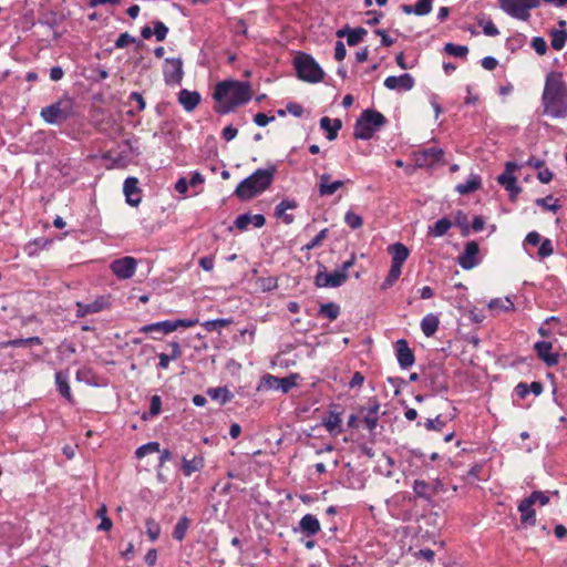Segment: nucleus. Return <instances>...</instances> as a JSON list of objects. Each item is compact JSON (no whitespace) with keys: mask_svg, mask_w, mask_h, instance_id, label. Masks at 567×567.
I'll use <instances>...</instances> for the list:
<instances>
[{"mask_svg":"<svg viewBox=\"0 0 567 567\" xmlns=\"http://www.w3.org/2000/svg\"><path fill=\"white\" fill-rule=\"evenodd\" d=\"M544 114L553 118L567 117V83L561 72L550 71L542 94Z\"/></svg>","mask_w":567,"mask_h":567,"instance_id":"nucleus-1","label":"nucleus"},{"mask_svg":"<svg viewBox=\"0 0 567 567\" xmlns=\"http://www.w3.org/2000/svg\"><path fill=\"white\" fill-rule=\"evenodd\" d=\"M213 97L219 103L215 109L219 114H227L236 106L244 105L251 100V85L249 82L226 80L217 83Z\"/></svg>","mask_w":567,"mask_h":567,"instance_id":"nucleus-2","label":"nucleus"},{"mask_svg":"<svg viewBox=\"0 0 567 567\" xmlns=\"http://www.w3.org/2000/svg\"><path fill=\"white\" fill-rule=\"evenodd\" d=\"M275 173V166L258 168L237 185L234 195L243 202L250 200L270 187Z\"/></svg>","mask_w":567,"mask_h":567,"instance_id":"nucleus-3","label":"nucleus"},{"mask_svg":"<svg viewBox=\"0 0 567 567\" xmlns=\"http://www.w3.org/2000/svg\"><path fill=\"white\" fill-rule=\"evenodd\" d=\"M386 123L385 116L375 110H364L354 125V138L368 141Z\"/></svg>","mask_w":567,"mask_h":567,"instance_id":"nucleus-4","label":"nucleus"},{"mask_svg":"<svg viewBox=\"0 0 567 567\" xmlns=\"http://www.w3.org/2000/svg\"><path fill=\"white\" fill-rule=\"evenodd\" d=\"M293 65L297 72V76L308 83H318L323 76L324 72L321 66L317 63L312 55L298 52L293 60Z\"/></svg>","mask_w":567,"mask_h":567,"instance_id":"nucleus-5","label":"nucleus"},{"mask_svg":"<svg viewBox=\"0 0 567 567\" xmlns=\"http://www.w3.org/2000/svg\"><path fill=\"white\" fill-rule=\"evenodd\" d=\"M72 113V103L70 100H60L43 107L40 116L48 124H60L66 121Z\"/></svg>","mask_w":567,"mask_h":567,"instance_id":"nucleus-6","label":"nucleus"},{"mask_svg":"<svg viewBox=\"0 0 567 567\" xmlns=\"http://www.w3.org/2000/svg\"><path fill=\"white\" fill-rule=\"evenodd\" d=\"M501 9L513 18L526 21L529 10L539 7L540 0H498Z\"/></svg>","mask_w":567,"mask_h":567,"instance_id":"nucleus-7","label":"nucleus"},{"mask_svg":"<svg viewBox=\"0 0 567 567\" xmlns=\"http://www.w3.org/2000/svg\"><path fill=\"white\" fill-rule=\"evenodd\" d=\"M319 268L320 270L315 276V286L318 288H338L349 278V275L341 272L339 268L332 272H327L322 264H319Z\"/></svg>","mask_w":567,"mask_h":567,"instance_id":"nucleus-8","label":"nucleus"},{"mask_svg":"<svg viewBox=\"0 0 567 567\" xmlns=\"http://www.w3.org/2000/svg\"><path fill=\"white\" fill-rule=\"evenodd\" d=\"M164 81L168 85L181 84L184 71L181 58H167L163 66Z\"/></svg>","mask_w":567,"mask_h":567,"instance_id":"nucleus-9","label":"nucleus"},{"mask_svg":"<svg viewBox=\"0 0 567 567\" xmlns=\"http://www.w3.org/2000/svg\"><path fill=\"white\" fill-rule=\"evenodd\" d=\"M415 164L419 167H431L443 162L444 151L440 147L422 148L413 153Z\"/></svg>","mask_w":567,"mask_h":567,"instance_id":"nucleus-10","label":"nucleus"},{"mask_svg":"<svg viewBox=\"0 0 567 567\" xmlns=\"http://www.w3.org/2000/svg\"><path fill=\"white\" fill-rule=\"evenodd\" d=\"M136 266V259L127 256L113 260L110 268L117 278L128 279L134 276Z\"/></svg>","mask_w":567,"mask_h":567,"instance_id":"nucleus-11","label":"nucleus"},{"mask_svg":"<svg viewBox=\"0 0 567 567\" xmlns=\"http://www.w3.org/2000/svg\"><path fill=\"white\" fill-rule=\"evenodd\" d=\"M120 152H110L109 157L117 167H125L132 159L133 156H138V148L135 147L131 141L126 140L118 145Z\"/></svg>","mask_w":567,"mask_h":567,"instance_id":"nucleus-12","label":"nucleus"},{"mask_svg":"<svg viewBox=\"0 0 567 567\" xmlns=\"http://www.w3.org/2000/svg\"><path fill=\"white\" fill-rule=\"evenodd\" d=\"M297 374H290L286 378H278L271 374H267L264 378V384L268 389L280 390L282 393H288L293 386L297 385Z\"/></svg>","mask_w":567,"mask_h":567,"instance_id":"nucleus-13","label":"nucleus"},{"mask_svg":"<svg viewBox=\"0 0 567 567\" xmlns=\"http://www.w3.org/2000/svg\"><path fill=\"white\" fill-rule=\"evenodd\" d=\"M478 251V244L474 240L468 241L464 251L457 258L458 265L465 270L474 268L480 262L477 258Z\"/></svg>","mask_w":567,"mask_h":567,"instance_id":"nucleus-14","label":"nucleus"},{"mask_svg":"<svg viewBox=\"0 0 567 567\" xmlns=\"http://www.w3.org/2000/svg\"><path fill=\"white\" fill-rule=\"evenodd\" d=\"M395 355L401 369H408L415 362V357L405 339H400L394 344Z\"/></svg>","mask_w":567,"mask_h":567,"instance_id":"nucleus-15","label":"nucleus"},{"mask_svg":"<svg viewBox=\"0 0 567 567\" xmlns=\"http://www.w3.org/2000/svg\"><path fill=\"white\" fill-rule=\"evenodd\" d=\"M534 350L539 360L547 367H554L559 362V353L551 352L553 344L548 341H538L534 344Z\"/></svg>","mask_w":567,"mask_h":567,"instance_id":"nucleus-16","label":"nucleus"},{"mask_svg":"<svg viewBox=\"0 0 567 567\" xmlns=\"http://www.w3.org/2000/svg\"><path fill=\"white\" fill-rule=\"evenodd\" d=\"M415 81L409 73L399 76L390 75L384 80V86L388 90L410 91L414 87Z\"/></svg>","mask_w":567,"mask_h":567,"instance_id":"nucleus-17","label":"nucleus"},{"mask_svg":"<svg viewBox=\"0 0 567 567\" xmlns=\"http://www.w3.org/2000/svg\"><path fill=\"white\" fill-rule=\"evenodd\" d=\"M320 529L321 527L319 519L312 514H306L299 520L298 527L293 528V532H300L307 537H312L317 535L320 532Z\"/></svg>","mask_w":567,"mask_h":567,"instance_id":"nucleus-18","label":"nucleus"},{"mask_svg":"<svg viewBox=\"0 0 567 567\" xmlns=\"http://www.w3.org/2000/svg\"><path fill=\"white\" fill-rule=\"evenodd\" d=\"M76 317L83 318L87 315L97 313L109 307V303L104 297L96 298L93 302L84 303L81 301L75 302Z\"/></svg>","mask_w":567,"mask_h":567,"instance_id":"nucleus-19","label":"nucleus"},{"mask_svg":"<svg viewBox=\"0 0 567 567\" xmlns=\"http://www.w3.org/2000/svg\"><path fill=\"white\" fill-rule=\"evenodd\" d=\"M123 192L128 205L135 207L141 203V189L136 177L131 176L124 181Z\"/></svg>","mask_w":567,"mask_h":567,"instance_id":"nucleus-20","label":"nucleus"},{"mask_svg":"<svg viewBox=\"0 0 567 567\" xmlns=\"http://www.w3.org/2000/svg\"><path fill=\"white\" fill-rule=\"evenodd\" d=\"M250 224L256 228H261L266 224V218L261 214L251 215L246 213L239 215L234 221V226L240 231L247 230Z\"/></svg>","mask_w":567,"mask_h":567,"instance_id":"nucleus-21","label":"nucleus"},{"mask_svg":"<svg viewBox=\"0 0 567 567\" xmlns=\"http://www.w3.org/2000/svg\"><path fill=\"white\" fill-rule=\"evenodd\" d=\"M177 100L186 112H193L199 105L202 96L197 91L182 89L178 92Z\"/></svg>","mask_w":567,"mask_h":567,"instance_id":"nucleus-22","label":"nucleus"},{"mask_svg":"<svg viewBox=\"0 0 567 567\" xmlns=\"http://www.w3.org/2000/svg\"><path fill=\"white\" fill-rule=\"evenodd\" d=\"M412 488L416 498H421L426 502H432V499L437 495L436 486H432V484L423 480H415Z\"/></svg>","mask_w":567,"mask_h":567,"instance_id":"nucleus-23","label":"nucleus"},{"mask_svg":"<svg viewBox=\"0 0 567 567\" xmlns=\"http://www.w3.org/2000/svg\"><path fill=\"white\" fill-rule=\"evenodd\" d=\"M298 207V203L295 199H282L275 207V217L282 219V221L287 225H290L295 220V216L292 214H287L288 209H296Z\"/></svg>","mask_w":567,"mask_h":567,"instance_id":"nucleus-24","label":"nucleus"},{"mask_svg":"<svg viewBox=\"0 0 567 567\" xmlns=\"http://www.w3.org/2000/svg\"><path fill=\"white\" fill-rule=\"evenodd\" d=\"M533 502L528 497L524 498L518 505V512L520 513V523L524 526H535L536 524V512L533 508Z\"/></svg>","mask_w":567,"mask_h":567,"instance_id":"nucleus-25","label":"nucleus"},{"mask_svg":"<svg viewBox=\"0 0 567 567\" xmlns=\"http://www.w3.org/2000/svg\"><path fill=\"white\" fill-rule=\"evenodd\" d=\"M343 185H344L343 181L331 182V175L324 173L320 176L318 190H319L320 196H330V195H333Z\"/></svg>","mask_w":567,"mask_h":567,"instance_id":"nucleus-26","label":"nucleus"},{"mask_svg":"<svg viewBox=\"0 0 567 567\" xmlns=\"http://www.w3.org/2000/svg\"><path fill=\"white\" fill-rule=\"evenodd\" d=\"M55 384L59 393L65 398L69 402L73 401L71 388L69 385V371L61 370L55 372Z\"/></svg>","mask_w":567,"mask_h":567,"instance_id":"nucleus-27","label":"nucleus"},{"mask_svg":"<svg viewBox=\"0 0 567 567\" xmlns=\"http://www.w3.org/2000/svg\"><path fill=\"white\" fill-rule=\"evenodd\" d=\"M175 331V326L172 323V320H164L158 322H153L150 324H145L140 328V332L142 333H159V334H168Z\"/></svg>","mask_w":567,"mask_h":567,"instance_id":"nucleus-28","label":"nucleus"},{"mask_svg":"<svg viewBox=\"0 0 567 567\" xmlns=\"http://www.w3.org/2000/svg\"><path fill=\"white\" fill-rule=\"evenodd\" d=\"M320 127L327 132V138L333 141L338 136V131L342 127L340 118L331 120L328 116L320 118Z\"/></svg>","mask_w":567,"mask_h":567,"instance_id":"nucleus-29","label":"nucleus"},{"mask_svg":"<svg viewBox=\"0 0 567 567\" xmlns=\"http://www.w3.org/2000/svg\"><path fill=\"white\" fill-rule=\"evenodd\" d=\"M323 426L331 434L338 435L342 432L341 427V413L329 411L328 415L322 421Z\"/></svg>","mask_w":567,"mask_h":567,"instance_id":"nucleus-30","label":"nucleus"},{"mask_svg":"<svg viewBox=\"0 0 567 567\" xmlns=\"http://www.w3.org/2000/svg\"><path fill=\"white\" fill-rule=\"evenodd\" d=\"M205 466V458L203 455H196L192 460L186 457L182 461V472L185 476H190L193 473L200 471Z\"/></svg>","mask_w":567,"mask_h":567,"instance_id":"nucleus-31","label":"nucleus"},{"mask_svg":"<svg viewBox=\"0 0 567 567\" xmlns=\"http://www.w3.org/2000/svg\"><path fill=\"white\" fill-rule=\"evenodd\" d=\"M497 182L509 193L511 200H515L522 192V188L517 185L515 176L499 175L497 177Z\"/></svg>","mask_w":567,"mask_h":567,"instance_id":"nucleus-32","label":"nucleus"},{"mask_svg":"<svg viewBox=\"0 0 567 567\" xmlns=\"http://www.w3.org/2000/svg\"><path fill=\"white\" fill-rule=\"evenodd\" d=\"M388 250L392 256V264H396V265L403 266V264L405 262V260L408 259V257L410 255V251L406 248V246H404L401 243H395V244L390 245Z\"/></svg>","mask_w":567,"mask_h":567,"instance_id":"nucleus-33","label":"nucleus"},{"mask_svg":"<svg viewBox=\"0 0 567 567\" xmlns=\"http://www.w3.org/2000/svg\"><path fill=\"white\" fill-rule=\"evenodd\" d=\"M207 395L212 400L218 401L220 405L230 402L234 398V394L226 386L209 388Z\"/></svg>","mask_w":567,"mask_h":567,"instance_id":"nucleus-34","label":"nucleus"},{"mask_svg":"<svg viewBox=\"0 0 567 567\" xmlns=\"http://www.w3.org/2000/svg\"><path fill=\"white\" fill-rule=\"evenodd\" d=\"M481 187V177L476 174H471L465 183L456 186V192L461 195L471 194Z\"/></svg>","mask_w":567,"mask_h":567,"instance_id":"nucleus-35","label":"nucleus"},{"mask_svg":"<svg viewBox=\"0 0 567 567\" xmlns=\"http://www.w3.org/2000/svg\"><path fill=\"white\" fill-rule=\"evenodd\" d=\"M440 320L433 315H426L421 321V330L425 337H432L439 329Z\"/></svg>","mask_w":567,"mask_h":567,"instance_id":"nucleus-36","label":"nucleus"},{"mask_svg":"<svg viewBox=\"0 0 567 567\" xmlns=\"http://www.w3.org/2000/svg\"><path fill=\"white\" fill-rule=\"evenodd\" d=\"M340 315V306L334 302L320 305L318 316L326 317L330 321H334Z\"/></svg>","mask_w":567,"mask_h":567,"instance_id":"nucleus-37","label":"nucleus"},{"mask_svg":"<svg viewBox=\"0 0 567 567\" xmlns=\"http://www.w3.org/2000/svg\"><path fill=\"white\" fill-rule=\"evenodd\" d=\"M488 308L494 311H513L515 309L514 302L509 297L495 298L488 302Z\"/></svg>","mask_w":567,"mask_h":567,"instance_id":"nucleus-38","label":"nucleus"},{"mask_svg":"<svg viewBox=\"0 0 567 567\" xmlns=\"http://www.w3.org/2000/svg\"><path fill=\"white\" fill-rule=\"evenodd\" d=\"M451 227L452 221L449 218L443 217L430 227L429 235L434 237H442L449 231Z\"/></svg>","mask_w":567,"mask_h":567,"instance_id":"nucleus-39","label":"nucleus"},{"mask_svg":"<svg viewBox=\"0 0 567 567\" xmlns=\"http://www.w3.org/2000/svg\"><path fill=\"white\" fill-rule=\"evenodd\" d=\"M550 45L555 50H561L567 41V30L554 29L550 31Z\"/></svg>","mask_w":567,"mask_h":567,"instance_id":"nucleus-40","label":"nucleus"},{"mask_svg":"<svg viewBox=\"0 0 567 567\" xmlns=\"http://www.w3.org/2000/svg\"><path fill=\"white\" fill-rule=\"evenodd\" d=\"M189 525H190L189 518L187 516H182L174 527L173 538L178 542H182L186 536Z\"/></svg>","mask_w":567,"mask_h":567,"instance_id":"nucleus-41","label":"nucleus"},{"mask_svg":"<svg viewBox=\"0 0 567 567\" xmlns=\"http://www.w3.org/2000/svg\"><path fill=\"white\" fill-rule=\"evenodd\" d=\"M444 51L449 55L455 56V58H466L468 53V48L466 45H460L454 44L452 42H449L444 45Z\"/></svg>","mask_w":567,"mask_h":567,"instance_id":"nucleus-42","label":"nucleus"},{"mask_svg":"<svg viewBox=\"0 0 567 567\" xmlns=\"http://www.w3.org/2000/svg\"><path fill=\"white\" fill-rule=\"evenodd\" d=\"M367 30L364 28L358 27L354 29H351L350 33L348 34L347 43L350 47H354L363 41L364 37L367 35Z\"/></svg>","mask_w":567,"mask_h":567,"instance_id":"nucleus-43","label":"nucleus"},{"mask_svg":"<svg viewBox=\"0 0 567 567\" xmlns=\"http://www.w3.org/2000/svg\"><path fill=\"white\" fill-rule=\"evenodd\" d=\"M535 204L546 210H551L554 213L560 208L558 205V199L554 198L553 195H548L544 198H537Z\"/></svg>","mask_w":567,"mask_h":567,"instance_id":"nucleus-44","label":"nucleus"},{"mask_svg":"<svg viewBox=\"0 0 567 567\" xmlns=\"http://www.w3.org/2000/svg\"><path fill=\"white\" fill-rule=\"evenodd\" d=\"M145 525H146V534L150 537V539L152 542L157 540L161 535L159 524L157 522H155V519L150 517L146 519Z\"/></svg>","mask_w":567,"mask_h":567,"instance_id":"nucleus-45","label":"nucleus"},{"mask_svg":"<svg viewBox=\"0 0 567 567\" xmlns=\"http://www.w3.org/2000/svg\"><path fill=\"white\" fill-rule=\"evenodd\" d=\"M233 322L231 319H227V318H219V319H214V320H207L203 323V327L205 328L206 331H214V330H217L219 328H225L227 326H229L230 323Z\"/></svg>","mask_w":567,"mask_h":567,"instance_id":"nucleus-46","label":"nucleus"},{"mask_svg":"<svg viewBox=\"0 0 567 567\" xmlns=\"http://www.w3.org/2000/svg\"><path fill=\"white\" fill-rule=\"evenodd\" d=\"M159 452V443L158 442H150L136 449L135 455L137 458H142L147 454Z\"/></svg>","mask_w":567,"mask_h":567,"instance_id":"nucleus-47","label":"nucleus"},{"mask_svg":"<svg viewBox=\"0 0 567 567\" xmlns=\"http://www.w3.org/2000/svg\"><path fill=\"white\" fill-rule=\"evenodd\" d=\"M445 425H446V421L442 419L441 414H439L434 419H427L423 424V426L427 431H437V432H441Z\"/></svg>","mask_w":567,"mask_h":567,"instance_id":"nucleus-48","label":"nucleus"},{"mask_svg":"<svg viewBox=\"0 0 567 567\" xmlns=\"http://www.w3.org/2000/svg\"><path fill=\"white\" fill-rule=\"evenodd\" d=\"M433 0H419L413 6L414 14L416 16H426L432 11Z\"/></svg>","mask_w":567,"mask_h":567,"instance_id":"nucleus-49","label":"nucleus"},{"mask_svg":"<svg viewBox=\"0 0 567 567\" xmlns=\"http://www.w3.org/2000/svg\"><path fill=\"white\" fill-rule=\"evenodd\" d=\"M478 25L483 28V32L488 37H496L499 34L498 29L492 20L478 19Z\"/></svg>","mask_w":567,"mask_h":567,"instance_id":"nucleus-50","label":"nucleus"},{"mask_svg":"<svg viewBox=\"0 0 567 567\" xmlns=\"http://www.w3.org/2000/svg\"><path fill=\"white\" fill-rule=\"evenodd\" d=\"M455 225L461 228L462 235L467 236L470 234V227L467 224V216L462 210H458L455 215Z\"/></svg>","mask_w":567,"mask_h":567,"instance_id":"nucleus-51","label":"nucleus"},{"mask_svg":"<svg viewBox=\"0 0 567 567\" xmlns=\"http://www.w3.org/2000/svg\"><path fill=\"white\" fill-rule=\"evenodd\" d=\"M344 221L352 229H358L363 224L362 217L351 210L346 214Z\"/></svg>","mask_w":567,"mask_h":567,"instance_id":"nucleus-52","label":"nucleus"},{"mask_svg":"<svg viewBox=\"0 0 567 567\" xmlns=\"http://www.w3.org/2000/svg\"><path fill=\"white\" fill-rule=\"evenodd\" d=\"M153 33L157 41H164L168 33V28L162 21H154Z\"/></svg>","mask_w":567,"mask_h":567,"instance_id":"nucleus-53","label":"nucleus"},{"mask_svg":"<svg viewBox=\"0 0 567 567\" xmlns=\"http://www.w3.org/2000/svg\"><path fill=\"white\" fill-rule=\"evenodd\" d=\"M553 252H554V248H553L551 240L548 238L543 239L539 244L538 256L540 258H547L550 255H553Z\"/></svg>","mask_w":567,"mask_h":567,"instance_id":"nucleus-54","label":"nucleus"},{"mask_svg":"<svg viewBox=\"0 0 567 567\" xmlns=\"http://www.w3.org/2000/svg\"><path fill=\"white\" fill-rule=\"evenodd\" d=\"M328 229L324 228L319 231V234L313 237L307 245H305L303 249L311 250L322 244V241L327 238Z\"/></svg>","mask_w":567,"mask_h":567,"instance_id":"nucleus-55","label":"nucleus"},{"mask_svg":"<svg viewBox=\"0 0 567 567\" xmlns=\"http://www.w3.org/2000/svg\"><path fill=\"white\" fill-rule=\"evenodd\" d=\"M532 48L537 54L544 55L547 52V43L543 37H535L532 40Z\"/></svg>","mask_w":567,"mask_h":567,"instance_id":"nucleus-56","label":"nucleus"},{"mask_svg":"<svg viewBox=\"0 0 567 567\" xmlns=\"http://www.w3.org/2000/svg\"><path fill=\"white\" fill-rule=\"evenodd\" d=\"M135 42V38L132 37L130 33L127 32H124V33H121L118 35V38L116 39L115 41V48L116 49H123L125 48L126 45L131 44V43H134Z\"/></svg>","mask_w":567,"mask_h":567,"instance_id":"nucleus-57","label":"nucleus"},{"mask_svg":"<svg viewBox=\"0 0 567 567\" xmlns=\"http://www.w3.org/2000/svg\"><path fill=\"white\" fill-rule=\"evenodd\" d=\"M528 498L532 499L533 504L538 503L540 506H545L549 502V497L542 491L533 492Z\"/></svg>","mask_w":567,"mask_h":567,"instance_id":"nucleus-58","label":"nucleus"},{"mask_svg":"<svg viewBox=\"0 0 567 567\" xmlns=\"http://www.w3.org/2000/svg\"><path fill=\"white\" fill-rule=\"evenodd\" d=\"M162 409V399L159 395H153L151 398L150 414L152 416L158 415Z\"/></svg>","mask_w":567,"mask_h":567,"instance_id":"nucleus-59","label":"nucleus"},{"mask_svg":"<svg viewBox=\"0 0 567 567\" xmlns=\"http://www.w3.org/2000/svg\"><path fill=\"white\" fill-rule=\"evenodd\" d=\"M172 323L175 326V330H177L181 327H183V328L194 327L198 323V320L197 319H177V320H172Z\"/></svg>","mask_w":567,"mask_h":567,"instance_id":"nucleus-60","label":"nucleus"},{"mask_svg":"<svg viewBox=\"0 0 567 567\" xmlns=\"http://www.w3.org/2000/svg\"><path fill=\"white\" fill-rule=\"evenodd\" d=\"M275 121V116H268L266 113H257L254 116V122L258 126H266L268 123Z\"/></svg>","mask_w":567,"mask_h":567,"instance_id":"nucleus-61","label":"nucleus"},{"mask_svg":"<svg viewBox=\"0 0 567 567\" xmlns=\"http://www.w3.org/2000/svg\"><path fill=\"white\" fill-rule=\"evenodd\" d=\"M347 55V49L342 41H337L334 47V59L342 61Z\"/></svg>","mask_w":567,"mask_h":567,"instance_id":"nucleus-62","label":"nucleus"},{"mask_svg":"<svg viewBox=\"0 0 567 567\" xmlns=\"http://www.w3.org/2000/svg\"><path fill=\"white\" fill-rule=\"evenodd\" d=\"M237 134L238 130L233 125L226 126L221 132L223 138L227 142L233 141L237 136Z\"/></svg>","mask_w":567,"mask_h":567,"instance_id":"nucleus-63","label":"nucleus"},{"mask_svg":"<svg viewBox=\"0 0 567 567\" xmlns=\"http://www.w3.org/2000/svg\"><path fill=\"white\" fill-rule=\"evenodd\" d=\"M128 99H130V100H132V101H135V102L137 103V111H138V112H142V111H144V110H145V107H146V103H145V100H144V97L142 96V94H141V93H138V92H132V93L130 94V97H128Z\"/></svg>","mask_w":567,"mask_h":567,"instance_id":"nucleus-64","label":"nucleus"}]
</instances>
